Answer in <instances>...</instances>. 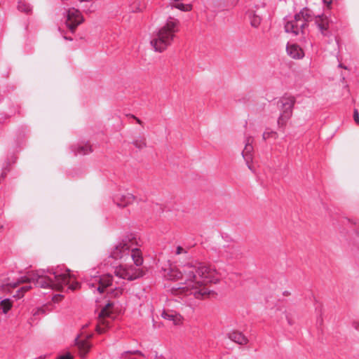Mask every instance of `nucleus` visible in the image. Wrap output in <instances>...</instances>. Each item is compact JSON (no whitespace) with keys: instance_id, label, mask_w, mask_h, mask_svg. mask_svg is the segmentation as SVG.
<instances>
[{"instance_id":"1","label":"nucleus","mask_w":359,"mask_h":359,"mask_svg":"<svg viewBox=\"0 0 359 359\" xmlns=\"http://www.w3.org/2000/svg\"><path fill=\"white\" fill-rule=\"evenodd\" d=\"M215 269L204 263L192 261L181 266V269L171 268L167 276L172 280H181L180 286L172 287L174 295L182 297L193 295L196 299H201L210 294L205 285L214 280Z\"/></svg>"},{"instance_id":"2","label":"nucleus","mask_w":359,"mask_h":359,"mask_svg":"<svg viewBox=\"0 0 359 359\" xmlns=\"http://www.w3.org/2000/svg\"><path fill=\"white\" fill-rule=\"evenodd\" d=\"M71 276L69 270L63 271L61 269H39L29 271L25 276L18 278L16 281H11L8 278L6 286L15 288L24 283H34L36 287L50 288L59 291L74 290L78 286L77 282L70 283Z\"/></svg>"},{"instance_id":"3","label":"nucleus","mask_w":359,"mask_h":359,"mask_svg":"<svg viewBox=\"0 0 359 359\" xmlns=\"http://www.w3.org/2000/svg\"><path fill=\"white\" fill-rule=\"evenodd\" d=\"M135 238L133 234L125 236L111 250L110 257L114 259L126 260L129 257L133 260L135 265L120 264L114 268L115 276L124 280L132 281L142 277L144 271L140 268L143 264L142 252L133 248Z\"/></svg>"},{"instance_id":"4","label":"nucleus","mask_w":359,"mask_h":359,"mask_svg":"<svg viewBox=\"0 0 359 359\" xmlns=\"http://www.w3.org/2000/svg\"><path fill=\"white\" fill-rule=\"evenodd\" d=\"M180 22L178 19L170 16L165 24L154 35L151 45L156 52H163L170 46L180 31Z\"/></svg>"},{"instance_id":"5","label":"nucleus","mask_w":359,"mask_h":359,"mask_svg":"<svg viewBox=\"0 0 359 359\" xmlns=\"http://www.w3.org/2000/svg\"><path fill=\"white\" fill-rule=\"evenodd\" d=\"M295 103L296 98L292 95H284L278 101L277 107L280 110V114L277 123L279 128H284L286 126L292 116Z\"/></svg>"},{"instance_id":"6","label":"nucleus","mask_w":359,"mask_h":359,"mask_svg":"<svg viewBox=\"0 0 359 359\" xmlns=\"http://www.w3.org/2000/svg\"><path fill=\"white\" fill-rule=\"evenodd\" d=\"M85 278L87 281H89L88 285L91 287H95L96 284H98L97 289L100 293L104 292L107 287L113 285V276L110 274L91 276L90 279H88L86 276Z\"/></svg>"},{"instance_id":"7","label":"nucleus","mask_w":359,"mask_h":359,"mask_svg":"<svg viewBox=\"0 0 359 359\" xmlns=\"http://www.w3.org/2000/svg\"><path fill=\"white\" fill-rule=\"evenodd\" d=\"M83 20V17L79 10L72 8L67 11L65 23L72 32H74Z\"/></svg>"},{"instance_id":"8","label":"nucleus","mask_w":359,"mask_h":359,"mask_svg":"<svg viewBox=\"0 0 359 359\" xmlns=\"http://www.w3.org/2000/svg\"><path fill=\"white\" fill-rule=\"evenodd\" d=\"M306 27L304 20H300L299 18H297V15L292 19L287 20L285 24V32L294 36L304 34Z\"/></svg>"},{"instance_id":"9","label":"nucleus","mask_w":359,"mask_h":359,"mask_svg":"<svg viewBox=\"0 0 359 359\" xmlns=\"http://www.w3.org/2000/svg\"><path fill=\"white\" fill-rule=\"evenodd\" d=\"M135 198L130 193L119 191L113 196V201L118 207L125 208L131 204Z\"/></svg>"},{"instance_id":"10","label":"nucleus","mask_w":359,"mask_h":359,"mask_svg":"<svg viewBox=\"0 0 359 359\" xmlns=\"http://www.w3.org/2000/svg\"><path fill=\"white\" fill-rule=\"evenodd\" d=\"M219 253L221 257L226 259H233L239 257L240 250L238 246L231 244L223 246V248L219 250Z\"/></svg>"},{"instance_id":"11","label":"nucleus","mask_w":359,"mask_h":359,"mask_svg":"<svg viewBox=\"0 0 359 359\" xmlns=\"http://www.w3.org/2000/svg\"><path fill=\"white\" fill-rule=\"evenodd\" d=\"M253 140L252 137L249 136L246 137L245 148L242 152L243 157L245 159L248 168L251 170H252L250 163L252 161V152L253 151V147L252 144Z\"/></svg>"},{"instance_id":"12","label":"nucleus","mask_w":359,"mask_h":359,"mask_svg":"<svg viewBox=\"0 0 359 359\" xmlns=\"http://www.w3.org/2000/svg\"><path fill=\"white\" fill-rule=\"evenodd\" d=\"M315 22L321 34L324 36H327L330 23L328 18L323 15H318L316 17Z\"/></svg>"},{"instance_id":"13","label":"nucleus","mask_w":359,"mask_h":359,"mask_svg":"<svg viewBox=\"0 0 359 359\" xmlns=\"http://www.w3.org/2000/svg\"><path fill=\"white\" fill-rule=\"evenodd\" d=\"M75 342L81 357L84 358L90 349L91 345L87 339H79V337L75 339Z\"/></svg>"},{"instance_id":"14","label":"nucleus","mask_w":359,"mask_h":359,"mask_svg":"<svg viewBox=\"0 0 359 359\" xmlns=\"http://www.w3.org/2000/svg\"><path fill=\"white\" fill-rule=\"evenodd\" d=\"M227 335L229 339L240 345H245L248 342V338L242 332L233 331Z\"/></svg>"},{"instance_id":"15","label":"nucleus","mask_w":359,"mask_h":359,"mask_svg":"<svg viewBox=\"0 0 359 359\" xmlns=\"http://www.w3.org/2000/svg\"><path fill=\"white\" fill-rule=\"evenodd\" d=\"M286 49L287 54L294 59H300L304 56L302 49L296 44H287Z\"/></svg>"},{"instance_id":"16","label":"nucleus","mask_w":359,"mask_h":359,"mask_svg":"<svg viewBox=\"0 0 359 359\" xmlns=\"http://www.w3.org/2000/svg\"><path fill=\"white\" fill-rule=\"evenodd\" d=\"M113 305L111 303H108L106 306L101 310L99 313V323L102 325H106V326H109V320L104 319L105 317H109L110 315L109 308Z\"/></svg>"},{"instance_id":"17","label":"nucleus","mask_w":359,"mask_h":359,"mask_svg":"<svg viewBox=\"0 0 359 359\" xmlns=\"http://www.w3.org/2000/svg\"><path fill=\"white\" fill-rule=\"evenodd\" d=\"M296 15L297 18H299L300 20H304L306 27L308 25V22L311 21L313 17V12L307 8H304L299 13H297Z\"/></svg>"},{"instance_id":"18","label":"nucleus","mask_w":359,"mask_h":359,"mask_svg":"<svg viewBox=\"0 0 359 359\" xmlns=\"http://www.w3.org/2000/svg\"><path fill=\"white\" fill-rule=\"evenodd\" d=\"M72 149L75 155H86L92 151L91 147L89 144L74 145L72 147Z\"/></svg>"},{"instance_id":"19","label":"nucleus","mask_w":359,"mask_h":359,"mask_svg":"<svg viewBox=\"0 0 359 359\" xmlns=\"http://www.w3.org/2000/svg\"><path fill=\"white\" fill-rule=\"evenodd\" d=\"M12 306L13 302L10 299H3L0 297V311H1L3 313H7Z\"/></svg>"},{"instance_id":"20","label":"nucleus","mask_w":359,"mask_h":359,"mask_svg":"<svg viewBox=\"0 0 359 359\" xmlns=\"http://www.w3.org/2000/svg\"><path fill=\"white\" fill-rule=\"evenodd\" d=\"M162 317L166 320L172 321L175 325H178L182 320V316L177 313H169L163 311Z\"/></svg>"},{"instance_id":"21","label":"nucleus","mask_w":359,"mask_h":359,"mask_svg":"<svg viewBox=\"0 0 359 359\" xmlns=\"http://www.w3.org/2000/svg\"><path fill=\"white\" fill-rule=\"evenodd\" d=\"M168 8H170L171 9L177 8L181 11L187 12L192 10V5L191 4H184L182 1L175 3Z\"/></svg>"},{"instance_id":"22","label":"nucleus","mask_w":359,"mask_h":359,"mask_svg":"<svg viewBox=\"0 0 359 359\" xmlns=\"http://www.w3.org/2000/svg\"><path fill=\"white\" fill-rule=\"evenodd\" d=\"M133 144L137 149H142L147 146L146 138L143 136H139L136 137L133 142Z\"/></svg>"},{"instance_id":"23","label":"nucleus","mask_w":359,"mask_h":359,"mask_svg":"<svg viewBox=\"0 0 359 359\" xmlns=\"http://www.w3.org/2000/svg\"><path fill=\"white\" fill-rule=\"evenodd\" d=\"M133 355H138L143 358L145 357L144 354L142 351H140L139 350H136V351H125L124 353H122L121 358L123 359H135L133 356Z\"/></svg>"},{"instance_id":"24","label":"nucleus","mask_w":359,"mask_h":359,"mask_svg":"<svg viewBox=\"0 0 359 359\" xmlns=\"http://www.w3.org/2000/svg\"><path fill=\"white\" fill-rule=\"evenodd\" d=\"M18 9L21 12H24L25 13H29L32 11V7L30 5L24 1H19L18 4Z\"/></svg>"},{"instance_id":"25","label":"nucleus","mask_w":359,"mask_h":359,"mask_svg":"<svg viewBox=\"0 0 359 359\" xmlns=\"http://www.w3.org/2000/svg\"><path fill=\"white\" fill-rule=\"evenodd\" d=\"M250 24L254 27H257L261 22V18L259 15H257L255 14H250Z\"/></svg>"},{"instance_id":"26","label":"nucleus","mask_w":359,"mask_h":359,"mask_svg":"<svg viewBox=\"0 0 359 359\" xmlns=\"http://www.w3.org/2000/svg\"><path fill=\"white\" fill-rule=\"evenodd\" d=\"M273 137L274 138L277 137V133L275 131H265L262 137L264 140H266L269 139V137Z\"/></svg>"},{"instance_id":"27","label":"nucleus","mask_w":359,"mask_h":359,"mask_svg":"<svg viewBox=\"0 0 359 359\" xmlns=\"http://www.w3.org/2000/svg\"><path fill=\"white\" fill-rule=\"evenodd\" d=\"M118 286L115 287V290L111 292L113 296L118 297L122 293L123 289L119 286L121 284L118 282L116 283Z\"/></svg>"},{"instance_id":"28","label":"nucleus","mask_w":359,"mask_h":359,"mask_svg":"<svg viewBox=\"0 0 359 359\" xmlns=\"http://www.w3.org/2000/svg\"><path fill=\"white\" fill-rule=\"evenodd\" d=\"M175 254L176 255L184 254L186 255V257H187L189 256L187 250L181 246H177L176 248Z\"/></svg>"},{"instance_id":"29","label":"nucleus","mask_w":359,"mask_h":359,"mask_svg":"<svg viewBox=\"0 0 359 359\" xmlns=\"http://www.w3.org/2000/svg\"><path fill=\"white\" fill-rule=\"evenodd\" d=\"M32 288V286L30 285H25L23 287H22L19 290H18V292H21L22 293V296L23 295V293L25 292H27L28 290H29L30 289Z\"/></svg>"},{"instance_id":"30","label":"nucleus","mask_w":359,"mask_h":359,"mask_svg":"<svg viewBox=\"0 0 359 359\" xmlns=\"http://www.w3.org/2000/svg\"><path fill=\"white\" fill-rule=\"evenodd\" d=\"M353 118L355 122L359 125V114L357 109L354 110L353 112Z\"/></svg>"},{"instance_id":"31","label":"nucleus","mask_w":359,"mask_h":359,"mask_svg":"<svg viewBox=\"0 0 359 359\" xmlns=\"http://www.w3.org/2000/svg\"><path fill=\"white\" fill-rule=\"evenodd\" d=\"M57 359H73L72 355L69 353L59 356Z\"/></svg>"},{"instance_id":"32","label":"nucleus","mask_w":359,"mask_h":359,"mask_svg":"<svg viewBox=\"0 0 359 359\" xmlns=\"http://www.w3.org/2000/svg\"><path fill=\"white\" fill-rule=\"evenodd\" d=\"M96 331L99 334H102V333H103L104 332V328L102 327L100 325H96Z\"/></svg>"},{"instance_id":"33","label":"nucleus","mask_w":359,"mask_h":359,"mask_svg":"<svg viewBox=\"0 0 359 359\" xmlns=\"http://www.w3.org/2000/svg\"><path fill=\"white\" fill-rule=\"evenodd\" d=\"M131 117H133L134 119H135L137 123H139L140 125L142 124V121L140 118H137L134 115H131Z\"/></svg>"},{"instance_id":"34","label":"nucleus","mask_w":359,"mask_h":359,"mask_svg":"<svg viewBox=\"0 0 359 359\" xmlns=\"http://www.w3.org/2000/svg\"><path fill=\"white\" fill-rule=\"evenodd\" d=\"M354 327L359 331V320L353 323Z\"/></svg>"},{"instance_id":"35","label":"nucleus","mask_w":359,"mask_h":359,"mask_svg":"<svg viewBox=\"0 0 359 359\" xmlns=\"http://www.w3.org/2000/svg\"><path fill=\"white\" fill-rule=\"evenodd\" d=\"M324 4H325L327 6H330L332 3V0H323Z\"/></svg>"},{"instance_id":"36","label":"nucleus","mask_w":359,"mask_h":359,"mask_svg":"<svg viewBox=\"0 0 359 359\" xmlns=\"http://www.w3.org/2000/svg\"><path fill=\"white\" fill-rule=\"evenodd\" d=\"M65 39H67V40H70V41H72V38L66 37V36L65 37Z\"/></svg>"},{"instance_id":"37","label":"nucleus","mask_w":359,"mask_h":359,"mask_svg":"<svg viewBox=\"0 0 359 359\" xmlns=\"http://www.w3.org/2000/svg\"><path fill=\"white\" fill-rule=\"evenodd\" d=\"M339 67H342V68H344V69H346V67L343 66V65H341V64L339 65Z\"/></svg>"},{"instance_id":"38","label":"nucleus","mask_w":359,"mask_h":359,"mask_svg":"<svg viewBox=\"0 0 359 359\" xmlns=\"http://www.w3.org/2000/svg\"><path fill=\"white\" fill-rule=\"evenodd\" d=\"M91 0H80V1H90Z\"/></svg>"},{"instance_id":"39","label":"nucleus","mask_w":359,"mask_h":359,"mask_svg":"<svg viewBox=\"0 0 359 359\" xmlns=\"http://www.w3.org/2000/svg\"><path fill=\"white\" fill-rule=\"evenodd\" d=\"M2 229H3V226L0 224V231H1Z\"/></svg>"},{"instance_id":"40","label":"nucleus","mask_w":359,"mask_h":359,"mask_svg":"<svg viewBox=\"0 0 359 359\" xmlns=\"http://www.w3.org/2000/svg\"><path fill=\"white\" fill-rule=\"evenodd\" d=\"M238 0H233V4H236Z\"/></svg>"}]
</instances>
